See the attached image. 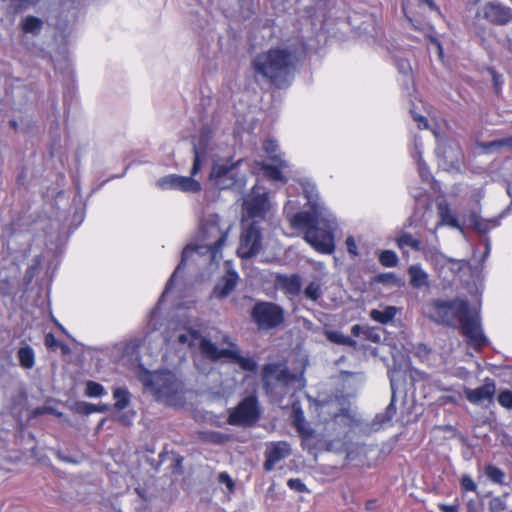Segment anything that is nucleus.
<instances>
[{"label":"nucleus","instance_id":"34","mask_svg":"<svg viewBox=\"0 0 512 512\" xmlns=\"http://www.w3.org/2000/svg\"><path fill=\"white\" fill-rule=\"evenodd\" d=\"M228 436L218 431L203 432L201 439L212 444H223L228 441Z\"/></svg>","mask_w":512,"mask_h":512},{"label":"nucleus","instance_id":"11","mask_svg":"<svg viewBox=\"0 0 512 512\" xmlns=\"http://www.w3.org/2000/svg\"><path fill=\"white\" fill-rule=\"evenodd\" d=\"M435 152L439 160V166L444 170L460 169L463 155L458 142L448 138H439Z\"/></svg>","mask_w":512,"mask_h":512},{"label":"nucleus","instance_id":"61","mask_svg":"<svg viewBox=\"0 0 512 512\" xmlns=\"http://www.w3.org/2000/svg\"><path fill=\"white\" fill-rule=\"evenodd\" d=\"M166 455H167V453H166V452H161V453L159 454V458H160V460H159V461L155 462L154 460H150V459H148V462L150 463V465H151L155 470H158V469H159V467L161 466V464H162L163 460H164V457H165Z\"/></svg>","mask_w":512,"mask_h":512},{"label":"nucleus","instance_id":"21","mask_svg":"<svg viewBox=\"0 0 512 512\" xmlns=\"http://www.w3.org/2000/svg\"><path fill=\"white\" fill-rule=\"evenodd\" d=\"M276 165H271L267 163H260V169L262 170L264 176L273 180V181H281L286 183L287 179L283 176L281 172V168L287 167V163L284 160L274 161Z\"/></svg>","mask_w":512,"mask_h":512},{"label":"nucleus","instance_id":"64","mask_svg":"<svg viewBox=\"0 0 512 512\" xmlns=\"http://www.w3.org/2000/svg\"><path fill=\"white\" fill-rule=\"evenodd\" d=\"M439 508L443 512H457L458 511V507L455 505L440 504Z\"/></svg>","mask_w":512,"mask_h":512},{"label":"nucleus","instance_id":"40","mask_svg":"<svg viewBox=\"0 0 512 512\" xmlns=\"http://www.w3.org/2000/svg\"><path fill=\"white\" fill-rule=\"evenodd\" d=\"M363 336L366 340L372 341L374 343H379L381 341V331L378 328L366 326Z\"/></svg>","mask_w":512,"mask_h":512},{"label":"nucleus","instance_id":"19","mask_svg":"<svg viewBox=\"0 0 512 512\" xmlns=\"http://www.w3.org/2000/svg\"><path fill=\"white\" fill-rule=\"evenodd\" d=\"M238 279V274L235 271H227L215 285L213 295L218 299L226 298L235 289Z\"/></svg>","mask_w":512,"mask_h":512},{"label":"nucleus","instance_id":"28","mask_svg":"<svg viewBox=\"0 0 512 512\" xmlns=\"http://www.w3.org/2000/svg\"><path fill=\"white\" fill-rule=\"evenodd\" d=\"M177 189L184 192H192L196 193L201 190V185L198 181L194 180L192 177L185 176H177Z\"/></svg>","mask_w":512,"mask_h":512},{"label":"nucleus","instance_id":"49","mask_svg":"<svg viewBox=\"0 0 512 512\" xmlns=\"http://www.w3.org/2000/svg\"><path fill=\"white\" fill-rule=\"evenodd\" d=\"M396 65H397L399 72L402 73L403 75L407 76L410 74L411 65L408 60L400 59L397 61Z\"/></svg>","mask_w":512,"mask_h":512},{"label":"nucleus","instance_id":"53","mask_svg":"<svg viewBox=\"0 0 512 512\" xmlns=\"http://www.w3.org/2000/svg\"><path fill=\"white\" fill-rule=\"evenodd\" d=\"M347 250L353 255H357V246L352 236L347 237L346 241Z\"/></svg>","mask_w":512,"mask_h":512},{"label":"nucleus","instance_id":"2","mask_svg":"<svg viewBox=\"0 0 512 512\" xmlns=\"http://www.w3.org/2000/svg\"><path fill=\"white\" fill-rule=\"evenodd\" d=\"M314 185L304 186V193L310 204L311 211L296 213L291 219L292 227L298 230H305L304 239L318 252L330 254L334 250V239L330 229L335 224L334 221L324 219L323 210L314 199Z\"/></svg>","mask_w":512,"mask_h":512},{"label":"nucleus","instance_id":"35","mask_svg":"<svg viewBox=\"0 0 512 512\" xmlns=\"http://www.w3.org/2000/svg\"><path fill=\"white\" fill-rule=\"evenodd\" d=\"M304 295L306 298L316 302L322 295L321 284L316 281H312L304 289Z\"/></svg>","mask_w":512,"mask_h":512},{"label":"nucleus","instance_id":"26","mask_svg":"<svg viewBox=\"0 0 512 512\" xmlns=\"http://www.w3.org/2000/svg\"><path fill=\"white\" fill-rule=\"evenodd\" d=\"M43 27V21L35 16H27L21 22V28L25 33L38 35Z\"/></svg>","mask_w":512,"mask_h":512},{"label":"nucleus","instance_id":"55","mask_svg":"<svg viewBox=\"0 0 512 512\" xmlns=\"http://www.w3.org/2000/svg\"><path fill=\"white\" fill-rule=\"evenodd\" d=\"M219 481L222 482V483H225L229 489H232L234 487L233 480L225 472H222V473L219 474Z\"/></svg>","mask_w":512,"mask_h":512},{"label":"nucleus","instance_id":"58","mask_svg":"<svg viewBox=\"0 0 512 512\" xmlns=\"http://www.w3.org/2000/svg\"><path fill=\"white\" fill-rule=\"evenodd\" d=\"M55 455L57 456L58 459L64 461V462H68V463H77L76 460H74L73 458L65 455L61 450H57L55 452Z\"/></svg>","mask_w":512,"mask_h":512},{"label":"nucleus","instance_id":"38","mask_svg":"<svg viewBox=\"0 0 512 512\" xmlns=\"http://www.w3.org/2000/svg\"><path fill=\"white\" fill-rule=\"evenodd\" d=\"M86 395L89 397H100L105 394L104 387L94 381H88L86 384Z\"/></svg>","mask_w":512,"mask_h":512},{"label":"nucleus","instance_id":"36","mask_svg":"<svg viewBox=\"0 0 512 512\" xmlns=\"http://www.w3.org/2000/svg\"><path fill=\"white\" fill-rule=\"evenodd\" d=\"M485 474L494 483L503 484L504 482V472L494 465H487L485 468Z\"/></svg>","mask_w":512,"mask_h":512},{"label":"nucleus","instance_id":"24","mask_svg":"<svg viewBox=\"0 0 512 512\" xmlns=\"http://www.w3.org/2000/svg\"><path fill=\"white\" fill-rule=\"evenodd\" d=\"M397 313V308L394 306H386L384 310L373 309L370 311V317L381 324L391 322Z\"/></svg>","mask_w":512,"mask_h":512},{"label":"nucleus","instance_id":"39","mask_svg":"<svg viewBox=\"0 0 512 512\" xmlns=\"http://www.w3.org/2000/svg\"><path fill=\"white\" fill-rule=\"evenodd\" d=\"M177 176L172 174L162 177L157 181V185L162 189H177Z\"/></svg>","mask_w":512,"mask_h":512},{"label":"nucleus","instance_id":"6","mask_svg":"<svg viewBox=\"0 0 512 512\" xmlns=\"http://www.w3.org/2000/svg\"><path fill=\"white\" fill-rule=\"evenodd\" d=\"M241 160L235 163L217 162L212 166L210 179L219 189L241 190L245 186L244 175H239L237 167Z\"/></svg>","mask_w":512,"mask_h":512},{"label":"nucleus","instance_id":"17","mask_svg":"<svg viewBox=\"0 0 512 512\" xmlns=\"http://www.w3.org/2000/svg\"><path fill=\"white\" fill-rule=\"evenodd\" d=\"M495 392V383L489 378H486L484 384L476 389H464L465 397L473 404H481L484 401L492 402Z\"/></svg>","mask_w":512,"mask_h":512},{"label":"nucleus","instance_id":"12","mask_svg":"<svg viewBox=\"0 0 512 512\" xmlns=\"http://www.w3.org/2000/svg\"><path fill=\"white\" fill-rule=\"evenodd\" d=\"M194 253H196L199 256L207 257L209 263L214 262L218 258V256L221 257V250L210 246V244L199 242L196 245H187L182 251L180 263L178 264L177 268L175 269L174 273L171 275L170 279L166 284L165 292L172 288L178 273L184 269L185 262Z\"/></svg>","mask_w":512,"mask_h":512},{"label":"nucleus","instance_id":"9","mask_svg":"<svg viewBox=\"0 0 512 512\" xmlns=\"http://www.w3.org/2000/svg\"><path fill=\"white\" fill-rule=\"evenodd\" d=\"M262 248V228L258 220L251 223L243 230L240 236L237 255L241 259H251L255 257Z\"/></svg>","mask_w":512,"mask_h":512},{"label":"nucleus","instance_id":"47","mask_svg":"<svg viewBox=\"0 0 512 512\" xmlns=\"http://www.w3.org/2000/svg\"><path fill=\"white\" fill-rule=\"evenodd\" d=\"M438 212L441 218V222L444 224L447 222V220H449L450 217H453L449 206L445 203L438 204Z\"/></svg>","mask_w":512,"mask_h":512},{"label":"nucleus","instance_id":"8","mask_svg":"<svg viewBox=\"0 0 512 512\" xmlns=\"http://www.w3.org/2000/svg\"><path fill=\"white\" fill-rule=\"evenodd\" d=\"M261 412L256 396H247L233 408L227 422L234 426L251 427L260 419Z\"/></svg>","mask_w":512,"mask_h":512},{"label":"nucleus","instance_id":"50","mask_svg":"<svg viewBox=\"0 0 512 512\" xmlns=\"http://www.w3.org/2000/svg\"><path fill=\"white\" fill-rule=\"evenodd\" d=\"M418 169H419V173H420L421 178L424 181H428L429 177H430V174H429V171H428V168H427L426 164L423 161H421V159H419V161H418Z\"/></svg>","mask_w":512,"mask_h":512},{"label":"nucleus","instance_id":"43","mask_svg":"<svg viewBox=\"0 0 512 512\" xmlns=\"http://www.w3.org/2000/svg\"><path fill=\"white\" fill-rule=\"evenodd\" d=\"M498 402L501 406L511 409L512 408V392L510 390L502 391L498 395Z\"/></svg>","mask_w":512,"mask_h":512},{"label":"nucleus","instance_id":"23","mask_svg":"<svg viewBox=\"0 0 512 512\" xmlns=\"http://www.w3.org/2000/svg\"><path fill=\"white\" fill-rule=\"evenodd\" d=\"M293 424L303 441L313 437L314 430L306 423L301 411L295 413Z\"/></svg>","mask_w":512,"mask_h":512},{"label":"nucleus","instance_id":"29","mask_svg":"<svg viewBox=\"0 0 512 512\" xmlns=\"http://www.w3.org/2000/svg\"><path fill=\"white\" fill-rule=\"evenodd\" d=\"M113 397L116 400L114 407L117 410H123L130 403V393L126 388L118 387L113 391Z\"/></svg>","mask_w":512,"mask_h":512},{"label":"nucleus","instance_id":"37","mask_svg":"<svg viewBox=\"0 0 512 512\" xmlns=\"http://www.w3.org/2000/svg\"><path fill=\"white\" fill-rule=\"evenodd\" d=\"M278 144L276 141L268 139L263 143V150L267 153L272 161L282 160L279 155L276 154Z\"/></svg>","mask_w":512,"mask_h":512},{"label":"nucleus","instance_id":"31","mask_svg":"<svg viewBox=\"0 0 512 512\" xmlns=\"http://www.w3.org/2000/svg\"><path fill=\"white\" fill-rule=\"evenodd\" d=\"M193 153H194V161L193 166L191 169V175H195L200 171L201 168V162H200V156L202 154H205V143H203V140L201 139L199 143L193 142Z\"/></svg>","mask_w":512,"mask_h":512},{"label":"nucleus","instance_id":"32","mask_svg":"<svg viewBox=\"0 0 512 512\" xmlns=\"http://www.w3.org/2000/svg\"><path fill=\"white\" fill-rule=\"evenodd\" d=\"M373 281L376 283H381L384 285L397 286L400 287L403 285L401 279H399L394 273H380L374 276Z\"/></svg>","mask_w":512,"mask_h":512},{"label":"nucleus","instance_id":"54","mask_svg":"<svg viewBox=\"0 0 512 512\" xmlns=\"http://www.w3.org/2000/svg\"><path fill=\"white\" fill-rule=\"evenodd\" d=\"M109 410V405L107 404H91L90 403V414L94 412L104 413Z\"/></svg>","mask_w":512,"mask_h":512},{"label":"nucleus","instance_id":"33","mask_svg":"<svg viewBox=\"0 0 512 512\" xmlns=\"http://www.w3.org/2000/svg\"><path fill=\"white\" fill-rule=\"evenodd\" d=\"M378 260L384 267H395L399 262L397 254L392 250H383L379 254Z\"/></svg>","mask_w":512,"mask_h":512},{"label":"nucleus","instance_id":"60","mask_svg":"<svg viewBox=\"0 0 512 512\" xmlns=\"http://www.w3.org/2000/svg\"><path fill=\"white\" fill-rule=\"evenodd\" d=\"M55 455L57 456L58 459L64 461V462H68V463H77L76 460H74L73 458L65 455L61 450H57L55 452Z\"/></svg>","mask_w":512,"mask_h":512},{"label":"nucleus","instance_id":"18","mask_svg":"<svg viewBox=\"0 0 512 512\" xmlns=\"http://www.w3.org/2000/svg\"><path fill=\"white\" fill-rule=\"evenodd\" d=\"M275 286L284 292L285 295L292 298L298 296L302 288V280L298 274H277L275 277Z\"/></svg>","mask_w":512,"mask_h":512},{"label":"nucleus","instance_id":"10","mask_svg":"<svg viewBox=\"0 0 512 512\" xmlns=\"http://www.w3.org/2000/svg\"><path fill=\"white\" fill-rule=\"evenodd\" d=\"M243 208L247 218L252 221L258 220L260 223L266 219L271 209L268 193L260 191L258 186H254L251 193L244 199Z\"/></svg>","mask_w":512,"mask_h":512},{"label":"nucleus","instance_id":"15","mask_svg":"<svg viewBox=\"0 0 512 512\" xmlns=\"http://www.w3.org/2000/svg\"><path fill=\"white\" fill-rule=\"evenodd\" d=\"M483 16L495 25H506L512 20V9L499 2H487L483 6Z\"/></svg>","mask_w":512,"mask_h":512},{"label":"nucleus","instance_id":"4","mask_svg":"<svg viewBox=\"0 0 512 512\" xmlns=\"http://www.w3.org/2000/svg\"><path fill=\"white\" fill-rule=\"evenodd\" d=\"M296 62L297 57L294 51L289 48H277L258 54L252 65L257 74L281 88Z\"/></svg>","mask_w":512,"mask_h":512},{"label":"nucleus","instance_id":"48","mask_svg":"<svg viewBox=\"0 0 512 512\" xmlns=\"http://www.w3.org/2000/svg\"><path fill=\"white\" fill-rule=\"evenodd\" d=\"M461 487L463 490H466V491H475L477 486L475 484V482L473 481V479L468 476V475H464L461 479Z\"/></svg>","mask_w":512,"mask_h":512},{"label":"nucleus","instance_id":"62","mask_svg":"<svg viewBox=\"0 0 512 512\" xmlns=\"http://www.w3.org/2000/svg\"><path fill=\"white\" fill-rule=\"evenodd\" d=\"M414 120L418 122L419 128H426L428 126V121L424 116L421 115H414Z\"/></svg>","mask_w":512,"mask_h":512},{"label":"nucleus","instance_id":"27","mask_svg":"<svg viewBox=\"0 0 512 512\" xmlns=\"http://www.w3.org/2000/svg\"><path fill=\"white\" fill-rule=\"evenodd\" d=\"M325 336L330 342L338 345L349 346L352 348H356L357 346V342L354 339L349 336H345L338 331H326Z\"/></svg>","mask_w":512,"mask_h":512},{"label":"nucleus","instance_id":"3","mask_svg":"<svg viewBox=\"0 0 512 512\" xmlns=\"http://www.w3.org/2000/svg\"><path fill=\"white\" fill-rule=\"evenodd\" d=\"M170 339L180 346L193 349L198 347L201 355L212 361L217 362L223 358L229 359L231 362L238 364L242 370L248 372H255L257 370V363L253 358L244 357L240 354L238 346L229 342V338L224 336L222 343H227L229 348H218L216 343L203 336L201 331L192 326H183L175 330Z\"/></svg>","mask_w":512,"mask_h":512},{"label":"nucleus","instance_id":"20","mask_svg":"<svg viewBox=\"0 0 512 512\" xmlns=\"http://www.w3.org/2000/svg\"><path fill=\"white\" fill-rule=\"evenodd\" d=\"M469 225L481 235H486L492 228L499 225V218H482L477 211H471L468 215Z\"/></svg>","mask_w":512,"mask_h":512},{"label":"nucleus","instance_id":"41","mask_svg":"<svg viewBox=\"0 0 512 512\" xmlns=\"http://www.w3.org/2000/svg\"><path fill=\"white\" fill-rule=\"evenodd\" d=\"M507 506L502 497H494L489 502V510L491 512H503Z\"/></svg>","mask_w":512,"mask_h":512},{"label":"nucleus","instance_id":"25","mask_svg":"<svg viewBox=\"0 0 512 512\" xmlns=\"http://www.w3.org/2000/svg\"><path fill=\"white\" fill-rule=\"evenodd\" d=\"M20 365L25 369H31L35 364V354L29 345L20 347L17 352Z\"/></svg>","mask_w":512,"mask_h":512},{"label":"nucleus","instance_id":"45","mask_svg":"<svg viewBox=\"0 0 512 512\" xmlns=\"http://www.w3.org/2000/svg\"><path fill=\"white\" fill-rule=\"evenodd\" d=\"M75 413L82 415L90 414V403L84 401L75 402L71 408Z\"/></svg>","mask_w":512,"mask_h":512},{"label":"nucleus","instance_id":"46","mask_svg":"<svg viewBox=\"0 0 512 512\" xmlns=\"http://www.w3.org/2000/svg\"><path fill=\"white\" fill-rule=\"evenodd\" d=\"M287 485L290 489L297 492H306V485L299 478H291L288 480Z\"/></svg>","mask_w":512,"mask_h":512},{"label":"nucleus","instance_id":"63","mask_svg":"<svg viewBox=\"0 0 512 512\" xmlns=\"http://www.w3.org/2000/svg\"><path fill=\"white\" fill-rule=\"evenodd\" d=\"M338 416H343L349 420L352 419L351 411L349 408H341L339 413L334 414L335 418H337Z\"/></svg>","mask_w":512,"mask_h":512},{"label":"nucleus","instance_id":"59","mask_svg":"<svg viewBox=\"0 0 512 512\" xmlns=\"http://www.w3.org/2000/svg\"><path fill=\"white\" fill-rule=\"evenodd\" d=\"M55 455L57 456L58 459L64 461V462H68V463H77L76 460H74L73 458L65 455L61 450H57L55 452Z\"/></svg>","mask_w":512,"mask_h":512},{"label":"nucleus","instance_id":"42","mask_svg":"<svg viewBox=\"0 0 512 512\" xmlns=\"http://www.w3.org/2000/svg\"><path fill=\"white\" fill-rule=\"evenodd\" d=\"M486 147L490 148V149L491 148L507 147L509 150L512 151V136L511 137H507V138H503V139H499V140L491 141V142L486 144Z\"/></svg>","mask_w":512,"mask_h":512},{"label":"nucleus","instance_id":"1","mask_svg":"<svg viewBox=\"0 0 512 512\" xmlns=\"http://www.w3.org/2000/svg\"><path fill=\"white\" fill-rule=\"evenodd\" d=\"M427 318L432 322L461 331L467 343L475 349H482L489 341L481 326L480 312L471 308L468 300L456 297L452 300L432 299L426 305Z\"/></svg>","mask_w":512,"mask_h":512},{"label":"nucleus","instance_id":"22","mask_svg":"<svg viewBox=\"0 0 512 512\" xmlns=\"http://www.w3.org/2000/svg\"><path fill=\"white\" fill-rule=\"evenodd\" d=\"M408 274L410 276V284L412 287L421 289L423 287L429 286L428 275L420 266H410L408 269Z\"/></svg>","mask_w":512,"mask_h":512},{"label":"nucleus","instance_id":"30","mask_svg":"<svg viewBox=\"0 0 512 512\" xmlns=\"http://www.w3.org/2000/svg\"><path fill=\"white\" fill-rule=\"evenodd\" d=\"M397 246L399 248L403 247H411L415 251H419L422 249V243L420 240L413 238V236L409 233H402L397 238Z\"/></svg>","mask_w":512,"mask_h":512},{"label":"nucleus","instance_id":"13","mask_svg":"<svg viewBox=\"0 0 512 512\" xmlns=\"http://www.w3.org/2000/svg\"><path fill=\"white\" fill-rule=\"evenodd\" d=\"M296 376L287 368H281L279 364H266L262 369L263 388L267 393L272 392L276 383L287 385L293 382Z\"/></svg>","mask_w":512,"mask_h":512},{"label":"nucleus","instance_id":"7","mask_svg":"<svg viewBox=\"0 0 512 512\" xmlns=\"http://www.w3.org/2000/svg\"><path fill=\"white\" fill-rule=\"evenodd\" d=\"M251 318L259 329L269 330L280 326L285 320L284 309L273 302H257L251 310Z\"/></svg>","mask_w":512,"mask_h":512},{"label":"nucleus","instance_id":"44","mask_svg":"<svg viewBox=\"0 0 512 512\" xmlns=\"http://www.w3.org/2000/svg\"><path fill=\"white\" fill-rule=\"evenodd\" d=\"M396 406H395V395H392V399L390 404L387 406L382 418L381 422L390 421L393 416L396 414Z\"/></svg>","mask_w":512,"mask_h":512},{"label":"nucleus","instance_id":"51","mask_svg":"<svg viewBox=\"0 0 512 512\" xmlns=\"http://www.w3.org/2000/svg\"><path fill=\"white\" fill-rule=\"evenodd\" d=\"M45 345L48 348H56L59 347L60 342L55 338V336L52 333H48L45 336Z\"/></svg>","mask_w":512,"mask_h":512},{"label":"nucleus","instance_id":"57","mask_svg":"<svg viewBox=\"0 0 512 512\" xmlns=\"http://www.w3.org/2000/svg\"><path fill=\"white\" fill-rule=\"evenodd\" d=\"M18 5L16 10H22L23 8L36 4L39 0H17Z\"/></svg>","mask_w":512,"mask_h":512},{"label":"nucleus","instance_id":"14","mask_svg":"<svg viewBox=\"0 0 512 512\" xmlns=\"http://www.w3.org/2000/svg\"><path fill=\"white\" fill-rule=\"evenodd\" d=\"M228 230H222L214 221L206 222L199 230L198 240L221 250L227 240Z\"/></svg>","mask_w":512,"mask_h":512},{"label":"nucleus","instance_id":"5","mask_svg":"<svg viewBox=\"0 0 512 512\" xmlns=\"http://www.w3.org/2000/svg\"><path fill=\"white\" fill-rule=\"evenodd\" d=\"M139 380L144 389L160 401H171L181 390V382L170 371L149 372L144 370L140 374Z\"/></svg>","mask_w":512,"mask_h":512},{"label":"nucleus","instance_id":"52","mask_svg":"<svg viewBox=\"0 0 512 512\" xmlns=\"http://www.w3.org/2000/svg\"><path fill=\"white\" fill-rule=\"evenodd\" d=\"M351 377H359L361 380L363 379V373L361 372H350V371H341L340 372V379L342 381H347Z\"/></svg>","mask_w":512,"mask_h":512},{"label":"nucleus","instance_id":"56","mask_svg":"<svg viewBox=\"0 0 512 512\" xmlns=\"http://www.w3.org/2000/svg\"><path fill=\"white\" fill-rule=\"evenodd\" d=\"M364 329H366V326H361L359 324H356L352 326L351 333L353 336L359 337L364 335Z\"/></svg>","mask_w":512,"mask_h":512},{"label":"nucleus","instance_id":"16","mask_svg":"<svg viewBox=\"0 0 512 512\" xmlns=\"http://www.w3.org/2000/svg\"><path fill=\"white\" fill-rule=\"evenodd\" d=\"M290 445L285 441L272 442L265 451L266 460L263 464L265 471L269 472L279 461L291 455Z\"/></svg>","mask_w":512,"mask_h":512}]
</instances>
